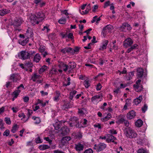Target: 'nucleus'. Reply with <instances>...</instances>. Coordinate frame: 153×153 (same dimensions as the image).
Returning <instances> with one entry per match:
<instances>
[{"label": "nucleus", "instance_id": "1", "mask_svg": "<svg viewBox=\"0 0 153 153\" xmlns=\"http://www.w3.org/2000/svg\"><path fill=\"white\" fill-rule=\"evenodd\" d=\"M36 52L33 51H22L20 52V58L22 60H25L30 59L33 55Z\"/></svg>", "mask_w": 153, "mask_h": 153}, {"label": "nucleus", "instance_id": "2", "mask_svg": "<svg viewBox=\"0 0 153 153\" xmlns=\"http://www.w3.org/2000/svg\"><path fill=\"white\" fill-rule=\"evenodd\" d=\"M124 134L128 138H133L136 137L137 134L131 128L126 127L124 129Z\"/></svg>", "mask_w": 153, "mask_h": 153}, {"label": "nucleus", "instance_id": "3", "mask_svg": "<svg viewBox=\"0 0 153 153\" xmlns=\"http://www.w3.org/2000/svg\"><path fill=\"white\" fill-rule=\"evenodd\" d=\"M23 22L22 19L20 18H16L14 19L12 22V25L13 26L15 30H18L19 31L20 30L18 28V27L21 25Z\"/></svg>", "mask_w": 153, "mask_h": 153}, {"label": "nucleus", "instance_id": "4", "mask_svg": "<svg viewBox=\"0 0 153 153\" xmlns=\"http://www.w3.org/2000/svg\"><path fill=\"white\" fill-rule=\"evenodd\" d=\"M106 147L107 145L106 144L100 142L98 144H94L93 149L96 150L97 152H99L104 150L106 148Z\"/></svg>", "mask_w": 153, "mask_h": 153}, {"label": "nucleus", "instance_id": "5", "mask_svg": "<svg viewBox=\"0 0 153 153\" xmlns=\"http://www.w3.org/2000/svg\"><path fill=\"white\" fill-rule=\"evenodd\" d=\"M9 79L13 82H16L20 80L21 77L18 73L13 74L10 75Z\"/></svg>", "mask_w": 153, "mask_h": 153}, {"label": "nucleus", "instance_id": "6", "mask_svg": "<svg viewBox=\"0 0 153 153\" xmlns=\"http://www.w3.org/2000/svg\"><path fill=\"white\" fill-rule=\"evenodd\" d=\"M29 19L30 22L33 25H34L36 24H38L39 23L36 15L31 14L29 16Z\"/></svg>", "mask_w": 153, "mask_h": 153}, {"label": "nucleus", "instance_id": "7", "mask_svg": "<svg viewBox=\"0 0 153 153\" xmlns=\"http://www.w3.org/2000/svg\"><path fill=\"white\" fill-rule=\"evenodd\" d=\"M132 29V27L127 23H124L120 27V30L121 31L126 32V30H130Z\"/></svg>", "mask_w": 153, "mask_h": 153}, {"label": "nucleus", "instance_id": "8", "mask_svg": "<svg viewBox=\"0 0 153 153\" xmlns=\"http://www.w3.org/2000/svg\"><path fill=\"white\" fill-rule=\"evenodd\" d=\"M17 90H16L13 92V94L14 95V97L16 98L19 94L20 93L21 90L23 89H25L24 87L23 84H21L19 86L17 87Z\"/></svg>", "mask_w": 153, "mask_h": 153}, {"label": "nucleus", "instance_id": "9", "mask_svg": "<svg viewBox=\"0 0 153 153\" xmlns=\"http://www.w3.org/2000/svg\"><path fill=\"white\" fill-rule=\"evenodd\" d=\"M112 26L111 25H108L104 27L103 29L102 33L103 35H106L108 33L110 32L112 30Z\"/></svg>", "mask_w": 153, "mask_h": 153}, {"label": "nucleus", "instance_id": "10", "mask_svg": "<svg viewBox=\"0 0 153 153\" xmlns=\"http://www.w3.org/2000/svg\"><path fill=\"white\" fill-rule=\"evenodd\" d=\"M133 42L130 38H128L125 40L123 43L124 46L126 48H128L131 46L133 43Z\"/></svg>", "mask_w": 153, "mask_h": 153}, {"label": "nucleus", "instance_id": "11", "mask_svg": "<svg viewBox=\"0 0 153 153\" xmlns=\"http://www.w3.org/2000/svg\"><path fill=\"white\" fill-rule=\"evenodd\" d=\"M107 137V138L106 139V141L107 143H109L112 142L116 144H117V142L114 141V140L117 139L116 137L110 134H108Z\"/></svg>", "mask_w": 153, "mask_h": 153}, {"label": "nucleus", "instance_id": "12", "mask_svg": "<svg viewBox=\"0 0 153 153\" xmlns=\"http://www.w3.org/2000/svg\"><path fill=\"white\" fill-rule=\"evenodd\" d=\"M59 131L62 136H64L69 133V130L67 126H65L62 127Z\"/></svg>", "mask_w": 153, "mask_h": 153}, {"label": "nucleus", "instance_id": "13", "mask_svg": "<svg viewBox=\"0 0 153 153\" xmlns=\"http://www.w3.org/2000/svg\"><path fill=\"white\" fill-rule=\"evenodd\" d=\"M36 15L39 23L43 20L45 18V16L44 13L42 12H39L36 13Z\"/></svg>", "mask_w": 153, "mask_h": 153}, {"label": "nucleus", "instance_id": "14", "mask_svg": "<svg viewBox=\"0 0 153 153\" xmlns=\"http://www.w3.org/2000/svg\"><path fill=\"white\" fill-rule=\"evenodd\" d=\"M137 73L136 76L137 78H141L143 76V69L142 68H138L137 69Z\"/></svg>", "mask_w": 153, "mask_h": 153}, {"label": "nucleus", "instance_id": "15", "mask_svg": "<svg viewBox=\"0 0 153 153\" xmlns=\"http://www.w3.org/2000/svg\"><path fill=\"white\" fill-rule=\"evenodd\" d=\"M58 66L60 68H63L65 71H66L68 70L67 65L62 62H59Z\"/></svg>", "mask_w": 153, "mask_h": 153}, {"label": "nucleus", "instance_id": "16", "mask_svg": "<svg viewBox=\"0 0 153 153\" xmlns=\"http://www.w3.org/2000/svg\"><path fill=\"white\" fill-rule=\"evenodd\" d=\"M84 148V145L78 143L75 144L74 149L77 151H81L83 150Z\"/></svg>", "mask_w": 153, "mask_h": 153}, {"label": "nucleus", "instance_id": "17", "mask_svg": "<svg viewBox=\"0 0 153 153\" xmlns=\"http://www.w3.org/2000/svg\"><path fill=\"white\" fill-rule=\"evenodd\" d=\"M136 116V113L133 110L129 111L127 114V118L128 119H131Z\"/></svg>", "mask_w": 153, "mask_h": 153}, {"label": "nucleus", "instance_id": "18", "mask_svg": "<svg viewBox=\"0 0 153 153\" xmlns=\"http://www.w3.org/2000/svg\"><path fill=\"white\" fill-rule=\"evenodd\" d=\"M138 45L137 44H134L133 45H131V47L127 49L126 53H129L133 50L138 49Z\"/></svg>", "mask_w": 153, "mask_h": 153}, {"label": "nucleus", "instance_id": "19", "mask_svg": "<svg viewBox=\"0 0 153 153\" xmlns=\"http://www.w3.org/2000/svg\"><path fill=\"white\" fill-rule=\"evenodd\" d=\"M133 87L135 90L137 92L141 91L143 89V86L141 84H139V85H134Z\"/></svg>", "mask_w": 153, "mask_h": 153}, {"label": "nucleus", "instance_id": "20", "mask_svg": "<svg viewBox=\"0 0 153 153\" xmlns=\"http://www.w3.org/2000/svg\"><path fill=\"white\" fill-rule=\"evenodd\" d=\"M71 139V137L69 136H66L63 137L61 140V142L63 145L68 143V141Z\"/></svg>", "mask_w": 153, "mask_h": 153}, {"label": "nucleus", "instance_id": "21", "mask_svg": "<svg viewBox=\"0 0 153 153\" xmlns=\"http://www.w3.org/2000/svg\"><path fill=\"white\" fill-rule=\"evenodd\" d=\"M67 66L68 67L69 71H70L72 69L76 67V64L73 62H70L67 65Z\"/></svg>", "mask_w": 153, "mask_h": 153}, {"label": "nucleus", "instance_id": "22", "mask_svg": "<svg viewBox=\"0 0 153 153\" xmlns=\"http://www.w3.org/2000/svg\"><path fill=\"white\" fill-rule=\"evenodd\" d=\"M72 106V104L70 103L65 102L64 104L62 106V108L64 110H66L68 108H71Z\"/></svg>", "mask_w": 153, "mask_h": 153}, {"label": "nucleus", "instance_id": "23", "mask_svg": "<svg viewBox=\"0 0 153 153\" xmlns=\"http://www.w3.org/2000/svg\"><path fill=\"white\" fill-rule=\"evenodd\" d=\"M80 49V48L77 46L75 47L74 49L71 48V54L72 55L77 54V53L79 52Z\"/></svg>", "mask_w": 153, "mask_h": 153}, {"label": "nucleus", "instance_id": "24", "mask_svg": "<svg viewBox=\"0 0 153 153\" xmlns=\"http://www.w3.org/2000/svg\"><path fill=\"white\" fill-rule=\"evenodd\" d=\"M131 100L130 99H127L126 100V103L123 108V109L126 110L127 109L128 106H130L131 105Z\"/></svg>", "mask_w": 153, "mask_h": 153}, {"label": "nucleus", "instance_id": "25", "mask_svg": "<svg viewBox=\"0 0 153 153\" xmlns=\"http://www.w3.org/2000/svg\"><path fill=\"white\" fill-rule=\"evenodd\" d=\"M108 41L107 40H105L103 42L102 45L99 48V50L101 51L103 50L106 48V46L108 45Z\"/></svg>", "mask_w": 153, "mask_h": 153}, {"label": "nucleus", "instance_id": "26", "mask_svg": "<svg viewBox=\"0 0 153 153\" xmlns=\"http://www.w3.org/2000/svg\"><path fill=\"white\" fill-rule=\"evenodd\" d=\"M41 58V56L39 53H36L34 57L33 61L36 63L38 62Z\"/></svg>", "mask_w": 153, "mask_h": 153}, {"label": "nucleus", "instance_id": "27", "mask_svg": "<svg viewBox=\"0 0 153 153\" xmlns=\"http://www.w3.org/2000/svg\"><path fill=\"white\" fill-rule=\"evenodd\" d=\"M71 48H66L61 50V52L64 54L65 53H71Z\"/></svg>", "mask_w": 153, "mask_h": 153}, {"label": "nucleus", "instance_id": "28", "mask_svg": "<svg viewBox=\"0 0 153 153\" xmlns=\"http://www.w3.org/2000/svg\"><path fill=\"white\" fill-rule=\"evenodd\" d=\"M39 149L40 150H45L50 148V146L46 144H43L40 145Z\"/></svg>", "mask_w": 153, "mask_h": 153}, {"label": "nucleus", "instance_id": "29", "mask_svg": "<svg viewBox=\"0 0 153 153\" xmlns=\"http://www.w3.org/2000/svg\"><path fill=\"white\" fill-rule=\"evenodd\" d=\"M56 95L53 97V99L54 101L56 102L58 101L59 100V97L60 94V92L59 91H56Z\"/></svg>", "mask_w": 153, "mask_h": 153}, {"label": "nucleus", "instance_id": "30", "mask_svg": "<svg viewBox=\"0 0 153 153\" xmlns=\"http://www.w3.org/2000/svg\"><path fill=\"white\" fill-rule=\"evenodd\" d=\"M142 100V97L140 96L138 97L134 100V103L135 105H137L141 102Z\"/></svg>", "mask_w": 153, "mask_h": 153}, {"label": "nucleus", "instance_id": "31", "mask_svg": "<svg viewBox=\"0 0 153 153\" xmlns=\"http://www.w3.org/2000/svg\"><path fill=\"white\" fill-rule=\"evenodd\" d=\"M111 117V114L110 113H108L104 118L101 119V120L103 121H105L109 120Z\"/></svg>", "mask_w": 153, "mask_h": 153}, {"label": "nucleus", "instance_id": "32", "mask_svg": "<svg viewBox=\"0 0 153 153\" xmlns=\"http://www.w3.org/2000/svg\"><path fill=\"white\" fill-rule=\"evenodd\" d=\"M134 71H132L129 72L128 74V76L126 77V80L128 81L130 80L134 76Z\"/></svg>", "mask_w": 153, "mask_h": 153}, {"label": "nucleus", "instance_id": "33", "mask_svg": "<svg viewBox=\"0 0 153 153\" xmlns=\"http://www.w3.org/2000/svg\"><path fill=\"white\" fill-rule=\"evenodd\" d=\"M62 124V123L61 122H56L55 124H53V126L54 127L55 129L57 130L60 128Z\"/></svg>", "mask_w": 153, "mask_h": 153}, {"label": "nucleus", "instance_id": "34", "mask_svg": "<svg viewBox=\"0 0 153 153\" xmlns=\"http://www.w3.org/2000/svg\"><path fill=\"white\" fill-rule=\"evenodd\" d=\"M29 41L28 38H27L25 40H19V44L21 45L22 46H25L26 45V43Z\"/></svg>", "mask_w": 153, "mask_h": 153}, {"label": "nucleus", "instance_id": "35", "mask_svg": "<svg viewBox=\"0 0 153 153\" xmlns=\"http://www.w3.org/2000/svg\"><path fill=\"white\" fill-rule=\"evenodd\" d=\"M32 119L35 120V122L34 123L35 124H38L41 122V119L39 117H36L33 116H32Z\"/></svg>", "mask_w": 153, "mask_h": 153}, {"label": "nucleus", "instance_id": "36", "mask_svg": "<svg viewBox=\"0 0 153 153\" xmlns=\"http://www.w3.org/2000/svg\"><path fill=\"white\" fill-rule=\"evenodd\" d=\"M137 153H148V151L146 149L140 148L137 151Z\"/></svg>", "mask_w": 153, "mask_h": 153}, {"label": "nucleus", "instance_id": "37", "mask_svg": "<svg viewBox=\"0 0 153 153\" xmlns=\"http://www.w3.org/2000/svg\"><path fill=\"white\" fill-rule=\"evenodd\" d=\"M9 10H7L5 9H3L0 10V15L1 16H3L5 14L8 13Z\"/></svg>", "mask_w": 153, "mask_h": 153}, {"label": "nucleus", "instance_id": "38", "mask_svg": "<svg viewBox=\"0 0 153 153\" xmlns=\"http://www.w3.org/2000/svg\"><path fill=\"white\" fill-rule=\"evenodd\" d=\"M143 121L142 120H138L136 122L135 125L137 127H140L143 125Z\"/></svg>", "mask_w": 153, "mask_h": 153}, {"label": "nucleus", "instance_id": "39", "mask_svg": "<svg viewBox=\"0 0 153 153\" xmlns=\"http://www.w3.org/2000/svg\"><path fill=\"white\" fill-rule=\"evenodd\" d=\"M27 111L28 113L27 114V116H28V118L25 121V122H26L28 120L30 117L32 115V114L33 113V111L30 109H28Z\"/></svg>", "mask_w": 153, "mask_h": 153}, {"label": "nucleus", "instance_id": "40", "mask_svg": "<svg viewBox=\"0 0 153 153\" xmlns=\"http://www.w3.org/2000/svg\"><path fill=\"white\" fill-rule=\"evenodd\" d=\"M47 68V67L46 66L44 65L39 70V73L40 74H42V72L45 71Z\"/></svg>", "mask_w": 153, "mask_h": 153}, {"label": "nucleus", "instance_id": "41", "mask_svg": "<svg viewBox=\"0 0 153 153\" xmlns=\"http://www.w3.org/2000/svg\"><path fill=\"white\" fill-rule=\"evenodd\" d=\"M70 126L71 127H73L74 126H75L76 128H79V121H77L76 123H70Z\"/></svg>", "mask_w": 153, "mask_h": 153}, {"label": "nucleus", "instance_id": "42", "mask_svg": "<svg viewBox=\"0 0 153 153\" xmlns=\"http://www.w3.org/2000/svg\"><path fill=\"white\" fill-rule=\"evenodd\" d=\"M83 83L85 87L86 88H88L90 85L89 81L88 79H86L85 80Z\"/></svg>", "mask_w": 153, "mask_h": 153}, {"label": "nucleus", "instance_id": "43", "mask_svg": "<svg viewBox=\"0 0 153 153\" xmlns=\"http://www.w3.org/2000/svg\"><path fill=\"white\" fill-rule=\"evenodd\" d=\"M33 66L32 63L30 62H27L25 64V66L31 68Z\"/></svg>", "mask_w": 153, "mask_h": 153}, {"label": "nucleus", "instance_id": "44", "mask_svg": "<svg viewBox=\"0 0 153 153\" xmlns=\"http://www.w3.org/2000/svg\"><path fill=\"white\" fill-rule=\"evenodd\" d=\"M118 72H120V74H119V75H121L122 74H126L127 72V70L126 69V68L125 67H124L123 69V70L122 71H120L119 70L118 71Z\"/></svg>", "mask_w": 153, "mask_h": 153}, {"label": "nucleus", "instance_id": "45", "mask_svg": "<svg viewBox=\"0 0 153 153\" xmlns=\"http://www.w3.org/2000/svg\"><path fill=\"white\" fill-rule=\"evenodd\" d=\"M66 22V19L65 18H62L60 19L58 21V22L61 24H64Z\"/></svg>", "mask_w": 153, "mask_h": 153}, {"label": "nucleus", "instance_id": "46", "mask_svg": "<svg viewBox=\"0 0 153 153\" xmlns=\"http://www.w3.org/2000/svg\"><path fill=\"white\" fill-rule=\"evenodd\" d=\"M17 124H15L12 127L11 131L12 133H14L17 131Z\"/></svg>", "mask_w": 153, "mask_h": 153}, {"label": "nucleus", "instance_id": "47", "mask_svg": "<svg viewBox=\"0 0 153 153\" xmlns=\"http://www.w3.org/2000/svg\"><path fill=\"white\" fill-rule=\"evenodd\" d=\"M71 119V120L72 121L71 123H76L77 121H79L78 119L76 117H74Z\"/></svg>", "mask_w": 153, "mask_h": 153}, {"label": "nucleus", "instance_id": "48", "mask_svg": "<svg viewBox=\"0 0 153 153\" xmlns=\"http://www.w3.org/2000/svg\"><path fill=\"white\" fill-rule=\"evenodd\" d=\"M100 95L94 96L93 97L91 98V101L92 102L95 101L97 99H99L100 98Z\"/></svg>", "mask_w": 153, "mask_h": 153}, {"label": "nucleus", "instance_id": "49", "mask_svg": "<svg viewBox=\"0 0 153 153\" xmlns=\"http://www.w3.org/2000/svg\"><path fill=\"white\" fill-rule=\"evenodd\" d=\"M35 142L36 143H41L42 142V140L39 137H38L35 139Z\"/></svg>", "mask_w": 153, "mask_h": 153}, {"label": "nucleus", "instance_id": "50", "mask_svg": "<svg viewBox=\"0 0 153 153\" xmlns=\"http://www.w3.org/2000/svg\"><path fill=\"white\" fill-rule=\"evenodd\" d=\"M10 133V131L9 130L7 129L4 132L3 135V136H6V137L8 136Z\"/></svg>", "mask_w": 153, "mask_h": 153}, {"label": "nucleus", "instance_id": "51", "mask_svg": "<svg viewBox=\"0 0 153 153\" xmlns=\"http://www.w3.org/2000/svg\"><path fill=\"white\" fill-rule=\"evenodd\" d=\"M42 30H45L46 33H48L50 31V29L47 26H45L42 29Z\"/></svg>", "mask_w": 153, "mask_h": 153}, {"label": "nucleus", "instance_id": "52", "mask_svg": "<svg viewBox=\"0 0 153 153\" xmlns=\"http://www.w3.org/2000/svg\"><path fill=\"white\" fill-rule=\"evenodd\" d=\"M67 80L68 81V82L67 84H64L63 85V86L66 87L68 85H70L71 82H70V80H71V79L70 77H68L67 78Z\"/></svg>", "mask_w": 153, "mask_h": 153}, {"label": "nucleus", "instance_id": "53", "mask_svg": "<svg viewBox=\"0 0 153 153\" xmlns=\"http://www.w3.org/2000/svg\"><path fill=\"white\" fill-rule=\"evenodd\" d=\"M5 121L7 124L10 125L11 124V122L10 118L8 117L5 118Z\"/></svg>", "mask_w": 153, "mask_h": 153}, {"label": "nucleus", "instance_id": "54", "mask_svg": "<svg viewBox=\"0 0 153 153\" xmlns=\"http://www.w3.org/2000/svg\"><path fill=\"white\" fill-rule=\"evenodd\" d=\"M44 140H45L46 141H48L50 144H51L52 143V140L49 139L48 137H45L44 138Z\"/></svg>", "mask_w": 153, "mask_h": 153}, {"label": "nucleus", "instance_id": "55", "mask_svg": "<svg viewBox=\"0 0 153 153\" xmlns=\"http://www.w3.org/2000/svg\"><path fill=\"white\" fill-rule=\"evenodd\" d=\"M147 109V106L146 104H144L142 108V111L145 113Z\"/></svg>", "mask_w": 153, "mask_h": 153}, {"label": "nucleus", "instance_id": "56", "mask_svg": "<svg viewBox=\"0 0 153 153\" xmlns=\"http://www.w3.org/2000/svg\"><path fill=\"white\" fill-rule=\"evenodd\" d=\"M84 153H93V151L91 149H88L85 150Z\"/></svg>", "mask_w": 153, "mask_h": 153}, {"label": "nucleus", "instance_id": "57", "mask_svg": "<svg viewBox=\"0 0 153 153\" xmlns=\"http://www.w3.org/2000/svg\"><path fill=\"white\" fill-rule=\"evenodd\" d=\"M102 87L100 83H99L97 84L96 88L97 90L99 91L101 90Z\"/></svg>", "mask_w": 153, "mask_h": 153}, {"label": "nucleus", "instance_id": "58", "mask_svg": "<svg viewBox=\"0 0 153 153\" xmlns=\"http://www.w3.org/2000/svg\"><path fill=\"white\" fill-rule=\"evenodd\" d=\"M67 38L73 39L74 38L73 34L72 33H69L68 35L67 34Z\"/></svg>", "mask_w": 153, "mask_h": 153}, {"label": "nucleus", "instance_id": "59", "mask_svg": "<svg viewBox=\"0 0 153 153\" xmlns=\"http://www.w3.org/2000/svg\"><path fill=\"white\" fill-rule=\"evenodd\" d=\"M57 72V70L54 68H52V70L50 71L49 74H51V75L53 74L56 72Z\"/></svg>", "mask_w": 153, "mask_h": 153}, {"label": "nucleus", "instance_id": "60", "mask_svg": "<svg viewBox=\"0 0 153 153\" xmlns=\"http://www.w3.org/2000/svg\"><path fill=\"white\" fill-rule=\"evenodd\" d=\"M12 85V82H7L6 83V87L7 88H8L9 87H11Z\"/></svg>", "mask_w": 153, "mask_h": 153}, {"label": "nucleus", "instance_id": "61", "mask_svg": "<svg viewBox=\"0 0 153 153\" xmlns=\"http://www.w3.org/2000/svg\"><path fill=\"white\" fill-rule=\"evenodd\" d=\"M110 5V1H108L105 3L104 8H105L107 7L108 6Z\"/></svg>", "mask_w": 153, "mask_h": 153}, {"label": "nucleus", "instance_id": "62", "mask_svg": "<svg viewBox=\"0 0 153 153\" xmlns=\"http://www.w3.org/2000/svg\"><path fill=\"white\" fill-rule=\"evenodd\" d=\"M39 77V76L37 75L36 74H35L34 75L32 76V79H33V81H35V80Z\"/></svg>", "mask_w": 153, "mask_h": 153}, {"label": "nucleus", "instance_id": "63", "mask_svg": "<svg viewBox=\"0 0 153 153\" xmlns=\"http://www.w3.org/2000/svg\"><path fill=\"white\" fill-rule=\"evenodd\" d=\"M94 126L95 128H98V129L101 128V124L99 123L95 124L94 125Z\"/></svg>", "mask_w": 153, "mask_h": 153}, {"label": "nucleus", "instance_id": "64", "mask_svg": "<svg viewBox=\"0 0 153 153\" xmlns=\"http://www.w3.org/2000/svg\"><path fill=\"white\" fill-rule=\"evenodd\" d=\"M23 99L24 100V101L25 102H28L29 100V98L28 97H23Z\"/></svg>", "mask_w": 153, "mask_h": 153}]
</instances>
